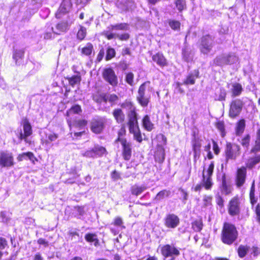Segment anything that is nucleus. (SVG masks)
<instances>
[{
    "instance_id": "obj_14",
    "label": "nucleus",
    "mask_w": 260,
    "mask_h": 260,
    "mask_svg": "<svg viewBox=\"0 0 260 260\" xmlns=\"http://www.w3.org/2000/svg\"><path fill=\"white\" fill-rule=\"evenodd\" d=\"M243 106V103L240 99L232 101L229 112V116L232 118L237 117L241 113Z\"/></svg>"
},
{
    "instance_id": "obj_30",
    "label": "nucleus",
    "mask_w": 260,
    "mask_h": 260,
    "mask_svg": "<svg viewBox=\"0 0 260 260\" xmlns=\"http://www.w3.org/2000/svg\"><path fill=\"white\" fill-rule=\"evenodd\" d=\"M26 157H27L33 164H35L36 161H38V159L35 156L34 154L32 152H26L19 154L17 156V159L18 161H22Z\"/></svg>"
},
{
    "instance_id": "obj_9",
    "label": "nucleus",
    "mask_w": 260,
    "mask_h": 260,
    "mask_svg": "<svg viewBox=\"0 0 260 260\" xmlns=\"http://www.w3.org/2000/svg\"><path fill=\"white\" fill-rule=\"evenodd\" d=\"M214 46V37L210 34L201 37L199 41V49L201 53L207 54L210 52Z\"/></svg>"
},
{
    "instance_id": "obj_18",
    "label": "nucleus",
    "mask_w": 260,
    "mask_h": 260,
    "mask_svg": "<svg viewBox=\"0 0 260 260\" xmlns=\"http://www.w3.org/2000/svg\"><path fill=\"white\" fill-rule=\"evenodd\" d=\"M102 34L108 40L117 38L120 41H127L130 38V35L128 32L116 34L110 32L109 30H104Z\"/></svg>"
},
{
    "instance_id": "obj_41",
    "label": "nucleus",
    "mask_w": 260,
    "mask_h": 260,
    "mask_svg": "<svg viewBox=\"0 0 260 260\" xmlns=\"http://www.w3.org/2000/svg\"><path fill=\"white\" fill-rule=\"evenodd\" d=\"M249 247L246 245L241 244L237 249L238 255L240 258L244 257L249 251Z\"/></svg>"
},
{
    "instance_id": "obj_42",
    "label": "nucleus",
    "mask_w": 260,
    "mask_h": 260,
    "mask_svg": "<svg viewBox=\"0 0 260 260\" xmlns=\"http://www.w3.org/2000/svg\"><path fill=\"white\" fill-rule=\"evenodd\" d=\"M110 30H113L114 29L120 30H126L129 28V24L127 23H120L113 25H111L108 27Z\"/></svg>"
},
{
    "instance_id": "obj_24",
    "label": "nucleus",
    "mask_w": 260,
    "mask_h": 260,
    "mask_svg": "<svg viewBox=\"0 0 260 260\" xmlns=\"http://www.w3.org/2000/svg\"><path fill=\"white\" fill-rule=\"evenodd\" d=\"M69 28L70 24L67 21H60L56 24V31H53V32L57 35H60L67 32Z\"/></svg>"
},
{
    "instance_id": "obj_63",
    "label": "nucleus",
    "mask_w": 260,
    "mask_h": 260,
    "mask_svg": "<svg viewBox=\"0 0 260 260\" xmlns=\"http://www.w3.org/2000/svg\"><path fill=\"white\" fill-rule=\"evenodd\" d=\"M251 254L254 257H257L260 254V248L257 246H253L251 248Z\"/></svg>"
},
{
    "instance_id": "obj_48",
    "label": "nucleus",
    "mask_w": 260,
    "mask_h": 260,
    "mask_svg": "<svg viewBox=\"0 0 260 260\" xmlns=\"http://www.w3.org/2000/svg\"><path fill=\"white\" fill-rule=\"evenodd\" d=\"M251 136L249 134L244 135L240 141L241 145L244 148L248 149L250 146Z\"/></svg>"
},
{
    "instance_id": "obj_34",
    "label": "nucleus",
    "mask_w": 260,
    "mask_h": 260,
    "mask_svg": "<svg viewBox=\"0 0 260 260\" xmlns=\"http://www.w3.org/2000/svg\"><path fill=\"white\" fill-rule=\"evenodd\" d=\"M65 79L68 81L69 85L72 87H74L75 85H80L82 80L80 72H78V74L73 75L71 77H65Z\"/></svg>"
},
{
    "instance_id": "obj_16",
    "label": "nucleus",
    "mask_w": 260,
    "mask_h": 260,
    "mask_svg": "<svg viewBox=\"0 0 260 260\" xmlns=\"http://www.w3.org/2000/svg\"><path fill=\"white\" fill-rule=\"evenodd\" d=\"M164 226L170 229L176 228L180 224V218L174 213L167 214L164 218Z\"/></svg>"
},
{
    "instance_id": "obj_60",
    "label": "nucleus",
    "mask_w": 260,
    "mask_h": 260,
    "mask_svg": "<svg viewBox=\"0 0 260 260\" xmlns=\"http://www.w3.org/2000/svg\"><path fill=\"white\" fill-rule=\"evenodd\" d=\"M68 12V10L66 9L65 7V5L63 3H62L60 7L58 8V10L57 11V13L56 15V16L57 18H59L60 17H57V15L60 14H66Z\"/></svg>"
},
{
    "instance_id": "obj_35",
    "label": "nucleus",
    "mask_w": 260,
    "mask_h": 260,
    "mask_svg": "<svg viewBox=\"0 0 260 260\" xmlns=\"http://www.w3.org/2000/svg\"><path fill=\"white\" fill-rule=\"evenodd\" d=\"M191 228L195 232H200L203 228L204 224L201 217L194 219L191 223Z\"/></svg>"
},
{
    "instance_id": "obj_4",
    "label": "nucleus",
    "mask_w": 260,
    "mask_h": 260,
    "mask_svg": "<svg viewBox=\"0 0 260 260\" xmlns=\"http://www.w3.org/2000/svg\"><path fill=\"white\" fill-rule=\"evenodd\" d=\"M150 81H146L139 86L138 90L136 100L139 105L143 107H147L150 102V95L146 93L147 88L148 92L153 91V87L150 86Z\"/></svg>"
},
{
    "instance_id": "obj_56",
    "label": "nucleus",
    "mask_w": 260,
    "mask_h": 260,
    "mask_svg": "<svg viewBox=\"0 0 260 260\" xmlns=\"http://www.w3.org/2000/svg\"><path fill=\"white\" fill-rule=\"evenodd\" d=\"M182 59L186 62H188L190 60V53L186 48H183L182 50Z\"/></svg>"
},
{
    "instance_id": "obj_44",
    "label": "nucleus",
    "mask_w": 260,
    "mask_h": 260,
    "mask_svg": "<svg viewBox=\"0 0 260 260\" xmlns=\"http://www.w3.org/2000/svg\"><path fill=\"white\" fill-rule=\"evenodd\" d=\"M168 23L171 29L174 31H179L180 30L181 23L178 20L174 19H169Z\"/></svg>"
},
{
    "instance_id": "obj_40",
    "label": "nucleus",
    "mask_w": 260,
    "mask_h": 260,
    "mask_svg": "<svg viewBox=\"0 0 260 260\" xmlns=\"http://www.w3.org/2000/svg\"><path fill=\"white\" fill-rule=\"evenodd\" d=\"M146 188L145 186H139L137 184H135L131 186L130 190L133 195L138 196L145 190Z\"/></svg>"
},
{
    "instance_id": "obj_52",
    "label": "nucleus",
    "mask_w": 260,
    "mask_h": 260,
    "mask_svg": "<svg viewBox=\"0 0 260 260\" xmlns=\"http://www.w3.org/2000/svg\"><path fill=\"white\" fill-rule=\"evenodd\" d=\"M171 192L169 190H167V189H163L160 191H159L155 199L158 200H160L163 199L165 198L168 197L170 196Z\"/></svg>"
},
{
    "instance_id": "obj_33",
    "label": "nucleus",
    "mask_w": 260,
    "mask_h": 260,
    "mask_svg": "<svg viewBox=\"0 0 260 260\" xmlns=\"http://www.w3.org/2000/svg\"><path fill=\"white\" fill-rule=\"evenodd\" d=\"M259 163H260V154H257L254 156L250 157L248 159L245 167L249 170H251Z\"/></svg>"
},
{
    "instance_id": "obj_6",
    "label": "nucleus",
    "mask_w": 260,
    "mask_h": 260,
    "mask_svg": "<svg viewBox=\"0 0 260 260\" xmlns=\"http://www.w3.org/2000/svg\"><path fill=\"white\" fill-rule=\"evenodd\" d=\"M227 211L231 217L239 216L241 214V199L238 195L231 198L227 204Z\"/></svg>"
},
{
    "instance_id": "obj_22",
    "label": "nucleus",
    "mask_w": 260,
    "mask_h": 260,
    "mask_svg": "<svg viewBox=\"0 0 260 260\" xmlns=\"http://www.w3.org/2000/svg\"><path fill=\"white\" fill-rule=\"evenodd\" d=\"M113 116L117 123L124 124L125 121V115L121 108H115L112 111Z\"/></svg>"
},
{
    "instance_id": "obj_25",
    "label": "nucleus",
    "mask_w": 260,
    "mask_h": 260,
    "mask_svg": "<svg viewBox=\"0 0 260 260\" xmlns=\"http://www.w3.org/2000/svg\"><path fill=\"white\" fill-rule=\"evenodd\" d=\"M78 50L80 51L82 56H86L89 58L94 53L93 46L92 44L90 42L87 43L85 46L82 47L81 49H78Z\"/></svg>"
},
{
    "instance_id": "obj_49",
    "label": "nucleus",
    "mask_w": 260,
    "mask_h": 260,
    "mask_svg": "<svg viewBox=\"0 0 260 260\" xmlns=\"http://www.w3.org/2000/svg\"><path fill=\"white\" fill-rule=\"evenodd\" d=\"M215 203L218 208L220 210L223 209L224 207V201L223 197L219 193H217L215 195Z\"/></svg>"
},
{
    "instance_id": "obj_26",
    "label": "nucleus",
    "mask_w": 260,
    "mask_h": 260,
    "mask_svg": "<svg viewBox=\"0 0 260 260\" xmlns=\"http://www.w3.org/2000/svg\"><path fill=\"white\" fill-rule=\"evenodd\" d=\"M92 100L96 103L101 104L102 102L107 103L108 102L107 95L106 93L101 92L98 90L92 94Z\"/></svg>"
},
{
    "instance_id": "obj_11",
    "label": "nucleus",
    "mask_w": 260,
    "mask_h": 260,
    "mask_svg": "<svg viewBox=\"0 0 260 260\" xmlns=\"http://www.w3.org/2000/svg\"><path fill=\"white\" fill-rule=\"evenodd\" d=\"M21 125L23 127V133L21 131L18 136L20 140H23L25 143L31 144V142L28 140V137L32 134V128L31 124L27 118H23Z\"/></svg>"
},
{
    "instance_id": "obj_23",
    "label": "nucleus",
    "mask_w": 260,
    "mask_h": 260,
    "mask_svg": "<svg viewBox=\"0 0 260 260\" xmlns=\"http://www.w3.org/2000/svg\"><path fill=\"white\" fill-rule=\"evenodd\" d=\"M200 77L199 70H194L193 73L188 74L183 81V84L185 85H194L196 83V80Z\"/></svg>"
},
{
    "instance_id": "obj_5",
    "label": "nucleus",
    "mask_w": 260,
    "mask_h": 260,
    "mask_svg": "<svg viewBox=\"0 0 260 260\" xmlns=\"http://www.w3.org/2000/svg\"><path fill=\"white\" fill-rule=\"evenodd\" d=\"M106 123L107 118L105 117L97 116L93 117L89 123L90 129L94 134H101L106 128Z\"/></svg>"
},
{
    "instance_id": "obj_12",
    "label": "nucleus",
    "mask_w": 260,
    "mask_h": 260,
    "mask_svg": "<svg viewBox=\"0 0 260 260\" xmlns=\"http://www.w3.org/2000/svg\"><path fill=\"white\" fill-rule=\"evenodd\" d=\"M15 162L12 153L8 151H0V168H10L13 167Z\"/></svg>"
},
{
    "instance_id": "obj_53",
    "label": "nucleus",
    "mask_w": 260,
    "mask_h": 260,
    "mask_svg": "<svg viewBox=\"0 0 260 260\" xmlns=\"http://www.w3.org/2000/svg\"><path fill=\"white\" fill-rule=\"evenodd\" d=\"M226 96V92L223 88H220L215 100L219 101H225Z\"/></svg>"
},
{
    "instance_id": "obj_8",
    "label": "nucleus",
    "mask_w": 260,
    "mask_h": 260,
    "mask_svg": "<svg viewBox=\"0 0 260 260\" xmlns=\"http://www.w3.org/2000/svg\"><path fill=\"white\" fill-rule=\"evenodd\" d=\"M240 153L241 148L238 144L226 142L224 151L226 162H228L229 160L236 159Z\"/></svg>"
},
{
    "instance_id": "obj_46",
    "label": "nucleus",
    "mask_w": 260,
    "mask_h": 260,
    "mask_svg": "<svg viewBox=\"0 0 260 260\" xmlns=\"http://www.w3.org/2000/svg\"><path fill=\"white\" fill-rule=\"evenodd\" d=\"M135 75L132 72H128L125 74V81L130 86H134Z\"/></svg>"
},
{
    "instance_id": "obj_31",
    "label": "nucleus",
    "mask_w": 260,
    "mask_h": 260,
    "mask_svg": "<svg viewBox=\"0 0 260 260\" xmlns=\"http://www.w3.org/2000/svg\"><path fill=\"white\" fill-rule=\"evenodd\" d=\"M246 127L244 119H240L236 123L235 133L236 136H241L243 134Z\"/></svg>"
},
{
    "instance_id": "obj_47",
    "label": "nucleus",
    "mask_w": 260,
    "mask_h": 260,
    "mask_svg": "<svg viewBox=\"0 0 260 260\" xmlns=\"http://www.w3.org/2000/svg\"><path fill=\"white\" fill-rule=\"evenodd\" d=\"M111 224L114 226L119 227L122 229H125L123 219L120 216L115 217Z\"/></svg>"
},
{
    "instance_id": "obj_2",
    "label": "nucleus",
    "mask_w": 260,
    "mask_h": 260,
    "mask_svg": "<svg viewBox=\"0 0 260 260\" xmlns=\"http://www.w3.org/2000/svg\"><path fill=\"white\" fill-rule=\"evenodd\" d=\"M238 235V231L234 224L229 222H223L220 233V240L223 244L232 245L237 240Z\"/></svg>"
},
{
    "instance_id": "obj_1",
    "label": "nucleus",
    "mask_w": 260,
    "mask_h": 260,
    "mask_svg": "<svg viewBox=\"0 0 260 260\" xmlns=\"http://www.w3.org/2000/svg\"><path fill=\"white\" fill-rule=\"evenodd\" d=\"M121 108L128 109L127 113V121L126 122L129 133L133 135V138L137 142L141 143L143 138L138 122V114L136 107L134 103L128 100H125L120 105Z\"/></svg>"
},
{
    "instance_id": "obj_39",
    "label": "nucleus",
    "mask_w": 260,
    "mask_h": 260,
    "mask_svg": "<svg viewBox=\"0 0 260 260\" xmlns=\"http://www.w3.org/2000/svg\"><path fill=\"white\" fill-rule=\"evenodd\" d=\"M243 90L242 85L239 83H234L231 89L232 96L233 97L239 96Z\"/></svg>"
},
{
    "instance_id": "obj_17",
    "label": "nucleus",
    "mask_w": 260,
    "mask_h": 260,
    "mask_svg": "<svg viewBox=\"0 0 260 260\" xmlns=\"http://www.w3.org/2000/svg\"><path fill=\"white\" fill-rule=\"evenodd\" d=\"M247 177V168L245 166L238 168L236 172L235 182L237 188H240L245 184Z\"/></svg>"
},
{
    "instance_id": "obj_3",
    "label": "nucleus",
    "mask_w": 260,
    "mask_h": 260,
    "mask_svg": "<svg viewBox=\"0 0 260 260\" xmlns=\"http://www.w3.org/2000/svg\"><path fill=\"white\" fill-rule=\"evenodd\" d=\"M67 122L71 131L73 129L81 130L79 132L74 131L70 133L71 135L73 134L74 138L80 139L82 136L87 134L88 121L86 119L84 118L73 119L72 118H67Z\"/></svg>"
},
{
    "instance_id": "obj_13",
    "label": "nucleus",
    "mask_w": 260,
    "mask_h": 260,
    "mask_svg": "<svg viewBox=\"0 0 260 260\" xmlns=\"http://www.w3.org/2000/svg\"><path fill=\"white\" fill-rule=\"evenodd\" d=\"M107 153L108 152L105 147L97 144L92 148L85 151L83 156L88 158L101 157Z\"/></svg>"
},
{
    "instance_id": "obj_54",
    "label": "nucleus",
    "mask_w": 260,
    "mask_h": 260,
    "mask_svg": "<svg viewBox=\"0 0 260 260\" xmlns=\"http://www.w3.org/2000/svg\"><path fill=\"white\" fill-rule=\"evenodd\" d=\"M58 135L55 133L50 134L48 135L47 139L43 141V144L45 145L49 144L50 142L55 141L58 138Z\"/></svg>"
},
{
    "instance_id": "obj_20",
    "label": "nucleus",
    "mask_w": 260,
    "mask_h": 260,
    "mask_svg": "<svg viewBox=\"0 0 260 260\" xmlns=\"http://www.w3.org/2000/svg\"><path fill=\"white\" fill-rule=\"evenodd\" d=\"M25 51L24 48L13 49L12 58L14 60L16 65L19 66L23 62Z\"/></svg>"
},
{
    "instance_id": "obj_37",
    "label": "nucleus",
    "mask_w": 260,
    "mask_h": 260,
    "mask_svg": "<svg viewBox=\"0 0 260 260\" xmlns=\"http://www.w3.org/2000/svg\"><path fill=\"white\" fill-rule=\"evenodd\" d=\"M191 145L194 153V156L196 157L201 151V143L200 139L194 138L191 141Z\"/></svg>"
},
{
    "instance_id": "obj_50",
    "label": "nucleus",
    "mask_w": 260,
    "mask_h": 260,
    "mask_svg": "<svg viewBox=\"0 0 260 260\" xmlns=\"http://www.w3.org/2000/svg\"><path fill=\"white\" fill-rule=\"evenodd\" d=\"M215 125L216 127L220 132L221 136L224 137L225 135V125L223 121L218 120L216 122Z\"/></svg>"
},
{
    "instance_id": "obj_59",
    "label": "nucleus",
    "mask_w": 260,
    "mask_h": 260,
    "mask_svg": "<svg viewBox=\"0 0 260 260\" xmlns=\"http://www.w3.org/2000/svg\"><path fill=\"white\" fill-rule=\"evenodd\" d=\"M108 102L111 103L112 105L114 104L119 100V97L116 94L113 93L110 94L108 97H107Z\"/></svg>"
},
{
    "instance_id": "obj_27",
    "label": "nucleus",
    "mask_w": 260,
    "mask_h": 260,
    "mask_svg": "<svg viewBox=\"0 0 260 260\" xmlns=\"http://www.w3.org/2000/svg\"><path fill=\"white\" fill-rule=\"evenodd\" d=\"M142 126L146 131L151 132L154 128V124L152 122L150 116L145 115L142 119Z\"/></svg>"
},
{
    "instance_id": "obj_62",
    "label": "nucleus",
    "mask_w": 260,
    "mask_h": 260,
    "mask_svg": "<svg viewBox=\"0 0 260 260\" xmlns=\"http://www.w3.org/2000/svg\"><path fill=\"white\" fill-rule=\"evenodd\" d=\"M260 151V142H255V145L252 147L250 150V153L256 154Z\"/></svg>"
},
{
    "instance_id": "obj_55",
    "label": "nucleus",
    "mask_w": 260,
    "mask_h": 260,
    "mask_svg": "<svg viewBox=\"0 0 260 260\" xmlns=\"http://www.w3.org/2000/svg\"><path fill=\"white\" fill-rule=\"evenodd\" d=\"M132 155V147L125 150L124 152H122V156L124 160L128 161L129 160Z\"/></svg>"
},
{
    "instance_id": "obj_51",
    "label": "nucleus",
    "mask_w": 260,
    "mask_h": 260,
    "mask_svg": "<svg viewBox=\"0 0 260 260\" xmlns=\"http://www.w3.org/2000/svg\"><path fill=\"white\" fill-rule=\"evenodd\" d=\"M116 52L114 48L109 47L106 51V60L108 61L115 56Z\"/></svg>"
},
{
    "instance_id": "obj_21",
    "label": "nucleus",
    "mask_w": 260,
    "mask_h": 260,
    "mask_svg": "<svg viewBox=\"0 0 260 260\" xmlns=\"http://www.w3.org/2000/svg\"><path fill=\"white\" fill-rule=\"evenodd\" d=\"M152 60L161 68H164L168 65L167 58L164 54L160 52L153 54L152 56Z\"/></svg>"
},
{
    "instance_id": "obj_58",
    "label": "nucleus",
    "mask_w": 260,
    "mask_h": 260,
    "mask_svg": "<svg viewBox=\"0 0 260 260\" xmlns=\"http://www.w3.org/2000/svg\"><path fill=\"white\" fill-rule=\"evenodd\" d=\"M120 143L122 146V152L127 150V149L132 147L131 143L128 142L127 140L120 142Z\"/></svg>"
},
{
    "instance_id": "obj_45",
    "label": "nucleus",
    "mask_w": 260,
    "mask_h": 260,
    "mask_svg": "<svg viewBox=\"0 0 260 260\" xmlns=\"http://www.w3.org/2000/svg\"><path fill=\"white\" fill-rule=\"evenodd\" d=\"M174 4L179 12H182L186 9V2L185 0H176L174 2Z\"/></svg>"
},
{
    "instance_id": "obj_19",
    "label": "nucleus",
    "mask_w": 260,
    "mask_h": 260,
    "mask_svg": "<svg viewBox=\"0 0 260 260\" xmlns=\"http://www.w3.org/2000/svg\"><path fill=\"white\" fill-rule=\"evenodd\" d=\"M220 181L221 184L219 186V188L221 192L225 196L231 194L232 193L233 189L230 183L228 182L225 173H223L222 174Z\"/></svg>"
},
{
    "instance_id": "obj_38",
    "label": "nucleus",
    "mask_w": 260,
    "mask_h": 260,
    "mask_svg": "<svg viewBox=\"0 0 260 260\" xmlns=\"http://www.w3.org/2000/svg\"><path fill=\"white\" fill-rule=\"evenodd\" d=\"M126 131L125 124H121L120 128L117 131V137L115 140V143L120 142L127 140L124 137L126 135Z\"/></svg>"
},
{
    "instance_id": "obj_10",
    "label": "nucleus",
    "mask_w": 260,
    "mask_h": 260,
    "mask_svg": "<svg viewBox=\"0 0 260 260\" xmlns=\"http://www.w3.org/2000/svg\"><path fill=\"white\" fill-rule=\"evenodd\" d=\"M102 76L103 79L112 86L116 87L118 85V77L114 70L111 67L103 69Z\"/></svg>"
},
{
    "instance_id": "obj_36",
    "label": "nucleus",
    "mask_w": 260,
    "mask_h": 260,
    "mask_svg": "<svg viewBox=\"0 0 260 260\" xmlns=\"http://www.w3.org/2000/svg\"><path fill=\"white\" fill-rule=\"evenodd\" d=\"M255 181L253 180L251 183L249 193L250 203L252 207H253L257 202V199L255 196Z\"/></svg>"
},
{
    "instance_id": "obj_61",
    "label": "nucleus",
    "mask_w": 260,
    "mask_h": 260,
    "mask_svg": "<svg viewBox=\"0 0 260 260\" xmlns=\"http://www.w3.org/2000/svg\"><path fill=\"white\" fill-rule=\"evenodd\" d=\"M182 85H184L183 84V82L181 83L178 81H177L174 83L173 86H174L175 88L176 89L179 93H184L185 91L182 87Z\"/></svg>"
},
{
    "instance_id": "obj_57",
    "label": "nucleus",
    "mask_w": 260,
    "mask_h": 260,
    "mask_svg": "<svg viewBox=\"0 0 260 260\" xmlns=\"http://www.w3.org/2000/svg\"><path fill=\"white\" fill-rule=\"evenodd\" d=\"M213 198L211 196L205 195L203 199L204 206L207 207L212 205Z\"/></svg>"
},
{
    "instance_id": "obj_29",
    "label": "nucleus",
    "mask_w": 260,
    "mask_h": 260,
    "mask_svg": "<svg viewBox=\"0 0 260 260\" xmlns=\"http://www.w3.org/2000/svg\"><path fill=\"white\" fill-rule=\"evenodd\" d=\"M84 239L88 243H93L95 247H98L100 245V240L95 233H87L85 235Z\"/></svg>"
},
{
    "instance_id": "obj_7",
    "label": "nucleus",
    "mask_w": 260,
    "mask_h": 260,
    "mask_svg": "<svg viewBox=\"0 0 260 260\" xmlns=\"http://www.w3.org/2000/svg\"><path fill=\"white\" fill-rule=\"evenodd\" d=\"M214 162L211 161L209 164L207 170L206 171V174L205 170H204L202 172L201 184L203 186V188L207 190L211 189L213 185V182L212 181V175L214 169Z\"/></svg>"
},
{
    "instance_id": "obj_64",
    "label": "nucleus",
    "mask_w": 260,
    "mask_h": 260,
    "mask_svg": "<svg viewBox=\"0 0 260 260\" xmlns=\"http://www.w3.org/2000/svg\"><path fill=\"white\" fill-rule=\"evenodd\" d=\"M214 64L216 66H222L223 65V56H216L213 60Z\"/></svg>"
},
{
    "instance_id": "obj_32",
    "label": "nucleus",
    "mask_w": 260,
    "mask_h": 260,
    "mask_svg": "<svg viewBox=\"0 0 260 260\" xmlns=\"http://www.w3.org/2000/svg\"><path fill=\"white\" fill-rule=\"evenodd\" d=\"M82 112V110L80 105L75 104L69 109L66 113L67 118H72L71 116L72 114L80 115Z\"/></svg>"
},
{
    "instance_id": "obj_28",
    "label": "nucleus",
    "mask_w": 260,
    "mask_h": 260,
    "mask_svg": "<svg viewBox=\"0 0 260 260\" xmlns=\"http://www.w3.org/2000/svg\"><path fill=\"white\" fill-rule=\"evenodd\" d=\"M154 157L159 162L164 161L165 158V151L164 147L161 145H157L154 153Z\"/></svg>"
},
{
    "instance_id": "obj_15",
    "label": "nucleus",
    "mask_w": 260,
    "mask_h": 260,
    "mask_svg": "<svg viewBox=\"0 0 260 260\" xmlns=\"http://www.w3.org/2000/svg\"><path fill=\"white\" fill-rule=\"evenodd\" d=\"M160 253L165 258L178 256L180 252L179 250L174 245L167 244L160 247Z\"/></svg>"
},
{
    "instance_id": "obj_43",
    "label": "nucleus",
    "mask_w": 260,
    "mask_h": 260,
    "mask_svg": "<svg viewBox=\"0 0 260 260\" xmlns=\"http://www.w3.org/2000/svg\"><path fill=\"white\" fill-rule=\"evenodd\" d=\"M86 35V28L82 25H80L76 35L77 39L79 41H83L85 38Z\"/></svg>"
}]
</instances>
